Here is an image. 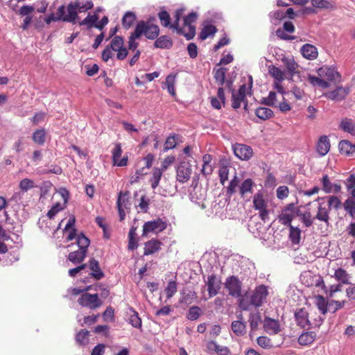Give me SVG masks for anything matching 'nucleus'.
<instances>
[{
	"label": "nucleus",
	"instance_id": "obj_23",
	"mask_svg": "<svg viewBox=\"0 0 355 355\" xmlns=\"http://www.w3.org/2000/svg\"><path fill=\"white\" fill-rule=\"evenodd\" d=\"M206 352L211 355L214 353L219 355H229L230 354V350L227 347L217 345L216 342L212 340L207 343Z\"/></svg>",
	"mask_w": 355,
	"mask_h": 355
},
{
	"label": "nucleus",
	"instance_id": "obj_60",
	"mask_svg": "<svg viewBox=\"0 0 355 355\" xmlns=\"http://www.w3.org/2000/svg\"><path fill=\"white\" fill-rule=\"evenodd\" d=\"M35 187V185L34 181L28 178L23 179L22 180L20 181L19 184L20 190L23 192H26L27 191L34 188Z\"/></svg>",
	"mask_w": 355,
	"mask_h": 355
},
{
	"label": "nucleus",
	"instance_id": "obj_4",
	"mask_svg": "<svg viewBox=\"0 0 355 355\" xmlns=\"http://www.w3.org/2000/svg\"><path fill=\"white\" fill-rule=\"evenodd\" d=\"M155 17L149 18L147 21H140L137 23L135 31L136 36L144 35L148 40L156 39L159 34V28L154 24Z\"/></svg>",
	"mask_w": 355,
	"mask_h": 355
},
{
	"label": "nucleus",
	"instance_id": "obj_29",
	"mask_svg": "<svg viewBox=\"0 0 355 355\" xmlns=\"http://www.w3.org/2000/svg\"><path fill=\"white\" fill-rule=\"evenodd\" d=\"M302 55L309 59L313 60L318 57V53L317 48L309 44H304L301 49Z\"/></svg>",
	"mask_w": 355,
	"mask_h": 355
},
{
	"label": "nucleus",
	"instance_id": "obj_40",
	"mask_svg": "<svg viewBox=\"0 0 355 355\" xmlns=\"http://www.w3.org/2000/svg\"><path fill=\"white\" fill-rule=\"evenodd\" d=\"M137 228L132 227L128 233V248L130 250H133L138 247L137 239Z\"/></svg>",
	"mask_w": 355,
	"mask_h": 355
},
{
	"label": "nucleus",
	"instance_id": "obj_50",
	"mask_svg": "<svg viewBox=\"0 0 355 355\" xmlns=\"http://www.w3.org/2000/svg\"><path fill=\"white\" fill-rule=\"evenodd\" d=\"M46 131L44 128L38 129L33 134V140L39 145H43L46 140Z\"/></svg>",
	"mask_w": 355,
	"mask_h": 355
},
{
	"label": "nucleus",
	"instance_id": "obj_18",
	"mask_svg": "<svg viewBox=\"0 0 355 355\" xmlns=\"http://www.w3.org/2000/svg\"><path fill=\"white\" fill-rule=\"evenodd\" d=\"M246 85L245 84L240 86L236 92L234 89L232 90V106L234 109H238L241 104L245 100Z\"/></svg>",
	"mask_w": 355,
	"mask_h": 355
},
{
	"label": "nucleus",
	"instance_id": "obj_55",
	"mask_svg": "<svg viewBox=\"0 0 355 355\" xmlns=\"http://www.w3.org/2000/svg\"><path fill=\"white\" fill-rule=\"evenodd\" d=\"M129 192H120L118 195L117 202H116V206L119 207H123L125 209L128 208V205H130L129 203Z\"/></svg>",
	"mask_w": 355,
	"mask_h": 355
},
{
	"label": "nucleus",
	"instance_id": "obj_8",
	"mask_svg": "<svg viewBox=\"0 0 355 355\" xmlns=\"http://www.w3.org/2000/svg\"><path fill=\"white\" fill-rule=\"evenodd\" d=\"M167 227L166 222L161 218L146 222L143 225L142 236H147L149 233L158 234Z\"/></svg>",
	"mask_w": 355,
	"mask_h": 355
},
{
	"label": "nucleus",
	"instance_id": "obj_15",
	"mask_svg": "<svg viewBox=\"0 0 355 355\" xmlns=\"http://www.w3.org/2000/svg\"><path fill=\"white\" fill-rule=\"evenodd\" d=\"M122 154V148L120 143H115L114 148L112 150V159L113 165L117 166H125L128 164V156L125 155L119 159Z\"/></svg>",
	"mask_w": 355,
	"mask_h": 355
},
{
	"label": "nucleus",
	"instance_id": "obj_62",
	"mask_svg": "<svg viewBox=\"0 0 355 355\" xmlns=\"http://www.w3.org/2000/svg\"><path fill=\"white\" fill-rule=\"evenodd\" d=\"M175 76L171 74L168 75L165 80V84L167 86L168 92L173 96H175Z\"/></svg>",
	"mask_w": 355,
	"mask_h": 355
},
{
	"label": "nucleus",
	"instance_id": "obj_37",
	"mask_svg": "<svg viewBox=\"0 0 355 355\" xmlns=\"http://www.w3.org/2000/svg\"><path fill=\"white\" fill-rule=\"evenodd\" d=\"M232 330L238 336H243L246 332V324L241 320L232 322Z\"/></svg>",
	"mask_w": 355,
	"mask_h": 355
},
{
	"label": "nucleus",
	"instance_id": "obj_13",
	"mask_svg": "<svg viewBox=\"0 0 355 355\" xmlns=\"http://www.w3.org/2000/svg\"><path fill=\"white\" fill-rule=\"evenodd\" d=\"M293 209L294 203H289L284 207L282 212L278 216L277 218L279 223L287 227L293 225L292 221L295 218Z\"/></svg>",
	"mask_w": 355,
	"mask_h": 355
},
{
	"label": "nucleus",
	"instance_id": "obj_64",
	"mask_svg": "<svg viewBox=\"0 0 355 355\" xmlns=\"http://www.w3.org/2000/svg\"><path fill=\"white\" fill-rule=\"evenodd\" d=\"M158 17L161 21L162 26L164 27H168L171 22V17L168 12L166 10H162L158 13Z\"/></svg>",
	"mask_w": 355,
	"mask_h": 355
},
{
	"label": "nucleus",
	"instance_id": "obj_11",
	"mask_svg": "<svg viewBox=\"0 0 355 355\" xmlns=\"http://www.w3.org/2000/svg\"><path fill=\"white\" fill-rule=\"evenodd\" d=\"M267 295V287L264 285L259 286L252 293L250 302L255 307H259L266 300Z\"/></svg>",
	"mask_w": 355,
	"mask_h": 355
},
{
	"label": "nucleus",
	"instance_id": "obj_46",
	"mask_svg": "<svg viewBox=\"0 0 355 355\" xmlns=\"http://www.w3.org/2000/svg\"><path fill=\"white\" fill-rule=\"evenodd\" d=\"M89 332L85 329H81L76 336V340L79 345L85 346L89 343Z\"/></svg>",
	"mask_w": 355,
	"mask_h": 355
},
{
	"label": "nucleus",
	"instance_id": "obj_41",
	"mask_svg": "<svg viewBox=\"0 0 355 355\" xmlns=\"http://www.w3.org/2000/svg\"><path fill=\"white\" fill-rule=\"evenodd\" d=\"M340 127L343 131L355 135V125L352 119L348 118L343 119Z\"/></svg>",
	"mask_w": 355,
	"mask_h": 355
},
{
	"label": "nucleus",
	"instance_id": "obj_36",
	"mask_svg": "<svg viewBox=\"0 0 355 355\" xmlns=\"http://www.w3.org/2000/svg\"><path fill=\"white\" fill-rule=\"evenodd\" d=\"M135 20V14L133 12L128 11L122 18V26L125 29L128 30L134 24Z\"/></svg>",
	"mask_w": 355,
	"mask_h": 355
},
{
	"label": "nucleus",
	"instance_id": "obj_12",
	"mask_svg": "<svg viewBox=\"0 0 355 355\" xmlns=\"http://www.w3.org/2000/svg\"><path fill=\"white\" fill-rule=\"evenodd\" d=\"M225 288L229 291V295L234 297H239L241 295L242 284L236 276H231L226 279L225 283Z\"/></svg>",
	"mask_w": 355,
	"mask_h": 355
},
{
	"label": "nucleus",
	"instance_id": "obj_63",
	"mask_svg": "<svg viewBox=\"0 0 355 355\" xmlns=\"http://www.w3.org/2000/svg\"><path fill=\"white\" fill-rule=\"evenodd\" d=\"M321 182L322 185V189L325 193H329L333 191V184L331 183L327 174L323 175Z\"/></svg>",
	"mask_w": 355,
	"mask_h": 355
},
{
	"label": "nucleus",
	"instance_id": "obj_44",
	"mask_svg": "<svg viewBox=\"0 0 355 355\" xmlns=\"http://www.w3.org/2000/svg\"><path fill=\"white\" fill-rule=\"evenodd\" d=\"M335 279L343 284H349V274L343 268L336 270L334 272Z\"/></svg>",
	"mask_w": 355,
	"mask_h": 355
},
{
	"label": "nucleus",
	"instance_id": "obj_16",
	"mask_svg": "<svg viewBox=\"0 0 355 355\" xmlns=\"http://www.w3.org/2000/svg\"><path fill=\"white\" fill-rule=\"evenodd\" d=\"M233 150L234 155L241 160H249L253 155L252 148L245 144H236Z\"/></svg>",
	"mask_w": 355,
	"mask_h": 355
},
{
	"label": "nucleus",
	"instance_id": "obj_5",
	"mask_svg": "<svg viewBox=\"0 0 355 355\" xmlns=\"http://www.w3.org/2000/svg\"><path fill=\"white\" fill-rule=\"evenodd\" d=\"M279 98L277 96V92L274 91L270 92L268 96L264 98L262 101V103L272 106L274 107H278L282 112H286L291 110V106L286 96L279 94Z\"/></svg>",
	"mask_w": 355,
	"mask_h": 355
},
{
	"label": "nucleus",
	"instance_id": "obj_28",
	"mask_svg": "<svg viewBox=\"0 0 355 355\" xmlns=\"http://www.w3.org/2000/svg\"><path fill=\"white\" fill-rule=\"evenodd\" d=\"M89 267L92 270L91 275L96 279L99 280L104 277V273L101 270L99 263L95 259L92 258L89 261Z\"/></svg>",
	"mask_w": 355,
	"mask_h": 355
},
{
	"label": "nucleus",
	"instance_id": "obj_2",
	"mask_svg": "<svg viewBox=\"0 0 355 355\" xmlns=\"http://www.w3.org/2000/svg\"><path fill=\"white\" fill-rule=\"evenodd\" d=\"M295 320L301 328H314L322 324L323 318L315 311L309 312L306 308H300L295 312Z\"/></svg>",
	"mask_w": 355,
	"mask_h": 355
},
{
	"label": "nucleus",
	"instance_id": "obj_26",
	"mask_svg": "<svg viewBox=\"0 0 355 355\" xmlns=\"http://www.w3.org/2000/svg\"><path fill=\"white\" fill-rule=\"evenodd\" d=\"M227 69L225 68L218 69L214 73V78L216 82L220 86H223L224 84L226 87L231 89L232 86V82L230 80L225 81V74Z\"/></svg>",
	"mask_w": 355,
	"mask_h": 355
},
{
	"label": "nucleus",
	"instance_id": "obj_52",
	"mask_svg": "<svg viewBox=\"0 0 355 355\" xmlns=\"http://www.w3.org/2000/svg\"><path fill=\"white\" fill-rule=\"evenodd\" d=\"M311 3L313 7L320 9H334L335 7L333 2L327 0H311Z\"/></svg>",
	"mask_w": 355,
	"mask_h": 355
},
{
	"label": "nucleus",
	"instance_id": "obj_19",
	"mask_svg": "<svg viewBox=\"0 0 355 355\" xmlns=\"http://www.w3.org/2000/svg\"><path fill=\"white\" fill-rule=\"evenodd\" d=\"M163 243L158 239H152L144 243V255L154 254L161 250Z\"/></svg>",
	"mask_w": 355,
	"mask_h": 355
},
{
	"label": "nucleus",
	"instance_id": "obj_58",
	"mask_svg": "<svg viewBox=\"0 0 355 355\" xmlns=\"http://www.w3.org/2000/svg\"><path fill=\"white\" fill-rule=\"evenodd\" d=\"M147 173L148 172L145 169V167H141V168L137 169L135 174L131 175L130 178V183L133 184L138 182L140 179Z\"/></svg>",
	"mask_w": 355,
	"mask_h": 355
},
{
	"label": "nucleus",
	"instance_id": "obj_6",
	"mask_svg": "<svg viewBox=\"0 0 355 355\" xmlns=\"http://www.w3.org/2000/svg\"><path fill=\"white\" fill-rule=\"evenodd\" d=\"M253 207L256 211H259L260 219L266 222L269 218V209L268 206V200L262 191H259L253 196Z\"/></svg>",
	"mask_w": 355,
	"mask_h": 355
},
{
	"label": "nucleus",
	"instance_id": "obj_48",
	"mask_svg": "<svg viewBox=\"0 0 355 355\" xmlns=\"http://www.w3.org/2000/svg\"><path fill=\"white\" fill-rule=\"evenodd\" d=\"M345 210L354 218L355 216V198H348L343 203Z\"/></svg>",
	"mask_w": 355,
	"mask_h": 355
},
{
	"label": "nucleus",
	"instance_id": "obj_24",
	"mask_svg": "<svg viewBox=\"0 0 355 355\" xmlns=\"http://www.w3.org/2000/svg\"><path fill=\"white\" fill-rule=\"evenodd\" d=\"M331 145L328 137L325 135L321 136L316 144V150L321 156H324L329 151Z\"/></svg>",
	"mask_w": 355,
	"mask_h": 355
},
{
	"label": "nucleus",
	"instance_id": "obj_57",
	"mask_svg": "<svg viewBox=\"0 0 355 355\" xmlns=\"http://www.w3.org/2000/svg\"><path fill=\"white\" fill-rule=\"evenodd\" d=\"M177 283L175 281H169L167 286L164 289L166 295V298L168 300L171 298L177 293Z\"/></svg>",
	"mask_w": 355,
	"mask_h": 355
},
{
	"label": "nucleus",
	"instance_id": "obj_7",
	"mask_svg": "<svg viewBox=\"0 0 355 355\" xmlns=\"http://www.w3.org/2000/svg\"><path fill=\"white\" fill-rule=\"evenodd\" d=\"M78 303L83 307H87L94 310L102 305V301L99 299L98 295L90 294L89 293H83L78 300Z\"/></svg>",
	"mask_w": 355,
	"mask_h": 355
},
{
	"label": "nucleus",
	"instance_id": "obj_59",
	"mask_svg": "<svg viewBox=\"0 0 355 355\" xmlns=\"http://www.w3.org/2000/svg\"><path fill=\"white\" fill-rule=\"evenodd\" d=\"M257 344L262 348L270 349L275 347L272 340L265 336H261L257 338Z\"/></svg>",
	"mask_w": 355,
	"mask_h": 355
},
{
	"label": "nucleus",
	"instance_id": "obj_1",
	"mask_svg": "<svg viewBox=\"0 0 355 355\" xmlns=\"http://www.w3.org/2000/svg\"><path fill=\"white\" fill-rule=\"evenodd\" d=\"M94 4L92 1H87L85 3H81L79 1L70 3L67 7L64 5L60 6L57 10L56 15L51 13L46 17L44 20L46 24H50L52 21H62L64 22L76 23L78 19V12H86L92 8Z\"/></svg>",
	"mask_w": 355,
	"mask_h": 355
},
{
	"label": "nucleus",
	"instance_id": "obj_43",
	"mask_svg": "<svg viewBox=\"0 0 355 355\" xmlns=\"http://www.w3.org/2000/svg\"><path fill=\"white\" fill-rule=\"evenodd\" d=\"M268 73L279 82H282L284 79V72L275 65L272 64L268 67Z\"/></svg>",
	"mask_w": 355,
	"mask_h": 355
},
{
	"label": "nucleus",
	"instance_id": "obj_56",
	"mask_svg": "<svg viewBox=\"0 0 355 355\" xmlns=\"http://www.w3.org/2000/svg\"><path fill=\"white\" fill-rule=\"evenodd\" d=\"M345 184L347 191L355 198V175L351 174L346 180Z\"/></svg>",
	"mask_w": 355,
	"mask_h": 355
},
{
	"label": "nucleus",
	"instance_id": "obj_54",
	"mask_svg": "<svg viewBox=\"0 0 355 355\" xmlns=\"http://www.w3.org/2000/svg\"><path fill=\"white\" fill-rule=\"evenodd\" d=\"M202 314V309L199 306H193L189 308L187 318L190 320H196Z\"/></svg>",
	"mask_w": 355,
	"mask_h": 355
},
{
	"label": "nucleus",
	"instance_id": "obj_35",
	"mask_svg": "<svg viewBox=\"0 0 355 355\" xmlns=\"http://www.w3.org/2000/svg\"><path fill=\"white\" fill-rule=\"evenodd\" d=\"M308 81L313 85L318 87L325 89L330 87L329 83L325 81L321 77H316L315 76L309 74L307 76Z\"/></svg>",
	"mask_w": 355,
	"mask_h": 355
},
{
	"label": "nucleus",
	"instance_id": "obj_45",
	"mask_svg": "<svg viewBox=\"0 0 355 355\" xmlns=\"http://www.w3.org/2000/svg\"><path fill=\"white\" fill-rule=\"evenodd\" d=\"M255 114L262 120H267L273 116V112L270 108L260 107L256 110Z\"/></svg>",
	"mask_w": 355,
	"mask_h": 355
},
{
	"label": "nucleus",
	"instance_id": "obj_47",
	"mask_svg": "<svg viewBox=\"0 0 355 355\" xmlns=\"http://www.w3.org/2000/svg\"><path fill=\"white\" fill-rule=\"evenodd\" d=\"M217 32V28L213 25H207L201 31L200 33V39L204 40L209 36H213Z\"/></svg>",
	"mask_w": 355,
	"mask_h": 355
},
{
	"label": "nucleus",
	"instance_id": "obj_14",
	"mask_svg": "<svg viewBox=\"0 0 355 355\" xmlns=\"http://www.w3.org/2000/svg\"><path fill=\"white\" fill-rule=\"evenodd\" d=\"M318 202V211L314 217L320 221L325 223L327 225L329 223V209L327 207L325 198L318 197L317 199Z\"/></svg>",
	"mask_w": 355,
	"mask_h": 355
},
{
	"label": "nucleus",
	"instance_id": "obj_17",
	"mask_svg": "<svg viewBox=\"0 0 355 355\" xmlns=\"http://www.w3.org/2000/svg\"><path fill=\"white\" fill-rule=\"evenodd\" d=\"M198 18V15L196 12H192L184 18V26L188 28V32L184 34V36L187 40H189L194 37L196 35V27L192 25Z\"/></svg>",
	"mask_w": 355,
	"mask_h": 355
},
{
	"label": "nucleus",
	"instance_id": "obj_20",
	"mask_svg": "<svg viewBox=\"0 0 355 355\" xmlns=\"http://www.w3.org/2000/svg\"><path fill=\"white\" fill-rule=\"evenodd\" d=\"M263 329L270 335H275L281 331L279 320L266 317L263 322Z\"/></svg>",
	"mask_w": 355,
	"mask_h": 355
},
{
	"label": "nucleus",
	"instance_id": "obj_51",
	"mask_svg": "<svg viewBox=\"0 0 355 355\" xmlns=\"http://www.w3.org/2000/svg\"><path fill=\"white\" fill-rule=\"evenodd\" d=\"M130 314L129 317V323L135 328L141 327V319L139 317V314L133 309H130Z\"/></svg>",
	"mask_w": 355,
	"mask_h": 355
},
{
	"label": "nucleus",
	"instance_id": "obj_3",
	"mask_svg": "<svg viewBox=\"0 0 355 355\" xmlns=\"http://www.w3.org/2000/svg\"><path fill=\"white\" fill-rule=\"evenodd\" d=\"M112 51L117 52L116 58L119 60H123L128 54V49L124 47V40L121 36H114L110 45L107 46L102 52V59L107 62L113 56Z\"/></svg>",
	"mask_w": 355,
	"mask_h": 355
},
{
	"label": "nucleus",
	"instance_id": "obj_22",
	"mask_svg": "<svg viewBox=\"0 0 355 355\" xmlns=\"http://www.w3.org/2000/svg\"><path fill=\"white\" fill-rule=\"evenodd\" d=\"M206 285L207 286L209 296L212 297L218 294L220 288V281L217 279L214 274H212L208 276Z\"/></svg>",
	"mask_w": 355,
	"mask_h": 355
},
{
	"label": "nucleus",
	"instance_id": "obj_32",
	"mask_svg": "<svg viewBox=\"0 0 355 355\" xmlns=\"http://www.w3.org/2000/svg\"><path fill=\"white\" fill-rule=\"evenodd\" d=\"M173 46V41L171 38L167 35H162L157 37L154 43V46L158 49H170Z\"/></svg>",
	"mask_w": 355,
	"mask_h": 355
},
{
	"label": "nucleus",
	"instance_id": "obj_10",
	"mask_svg": "<svg viewBox=\"0 0 355 355\" xmlns=\"http://www.w3.org/2000/svg\"><path fill=\"white\" fill-rule=\"evenodd\" d=\"M192 173L191 164L189 162L182 161L176 170V180L180 183L187 182Z\"/></svg>",
	"mask_w": 355,
	"mask_h": 355
},
{
	"label": "nucleus",
	"instance_id": "obj_42",
	"mask_svg": "<svg viewBox=\"0 0 355 355\" xmlns=\"http://www.w3.org/2000/svg\"><path fill=\"white\" fill-rule=\"evenodd\" d=\"M89 243L90 240L83 233H80L77 236V244L80 250L87 253Z\"/></svg>",
	"mask_w": 355,
	"mask_h": 355
},
{
	"label": "nucleus",
	"instance_id": "obj_30",
	"mask_svg": "<svg viewBox=\"0 0 355 355\" xmlns=\"http://www.w3.org/2000/svg\"><path fill=\"white\" fill-rule=\"evenodd\" d=\"M315 338L316 334L314 331H306L299 336L297 341L300 345L306 346L312 344Z\"/></svg>",
	"mask_w": 355,
	"mask_h": 355
},
{
	"label": "nucleus",
	"instance_id": "obj_31",
	"mask_svg": "<svg viewBox=\"0 0 355 355\" xmlns=\"http://www.w3.org/2000/svg\"><path fill=\"white\" fill-rule=\"evenodd\" d=\"M289 228L288 238L293 245H298L301 241L302 231L298 227L293 225L288 226Z\"/></svg>",
	"mask_w": 355,
	"mask_h": 355
},
{
	"label": "nucleus",
	"instance_id": "obj_21",
	"mask_svg": "<svg viewBox=\"0 0 355 355\" xmlns=\"http://www.w3.org/2000/svg\"><path fill=\"white\" fill-rule=\"evenodd\" d=\"M349 93V87H337L336 89L327 92L325 96L332 101H340L343 100Z\"/></svg>",
	"mask_w": 355,
	"mask_h": 355
},
{
	"label": "nucleus",
	"instance_id": "obj_9",
	"mask_svg": "<svg viewBox=\"0 0 355 355\" xmlns=\"http://www.w3.org/2000/svg\"><path fill=\"white\" fill-rule=\"evenodd\" d=\"M318 74L323 80L328 81L330 85L339 83L341 81V76L334 68L322 67L318 70Z\"/></svg>",
	"mask_w": 355,
	"mask_h": 355
},
{
	"label": "nucleus",
	"instance_id": "obj_61",
	"mask_svg": "<svg viewBox=\"0 0 355 355\" xmlns=\"http://www.w3.org/2000/svg\"><path fill=\"white\" fill-rule=\"evenodd\" d=\"M327 207L329 209L334 208L335 209H338L341 205L340 200L336 196H330L327 197Z\"/></svg>",
	"mask_w": 355,
	"mask_h": 355
},
{
	"label": "nucleus",
	"instance_id": "obj_27",
	"mask_svg": "<svg viewBox=\"0 0 355 355\" xmlns=\"http://www.w3.org/2000/svg\"><path fill=\"white\" fill-rule=\"evenodd\" d=\"M212 159L213 157L210 154H205L202 157L203 164L201 169V173L205 177H207L213 172L214 167L211 164Z\"/></svg>",
	"mask_w": 355,
	"mask_h": 355
},
{
	"label": "nucleus",
	"instance_id": "obj_39",
	"mask_svg": "<svg viewBox=\"0 0 355 355\" xmlns=\"http://www.w3.org/2000/svg\"><path fill=\"white\" fill-rule=\"evenodd\" d=\"M315 303L318 307V309L320 310V311L323 314L325 315L329 308V303L327 302V300L322 295H317L315 299Z\"/></svg>",
	"mask_w": 355,
	"mask_h": 355
},
{
	"label": "nucleus",
	"instance_id": "obj_49",
	"mask_svg": "<svg viewBox=\"0 0 355 355\" xmlns=\"http://www.w3.org/2000/svg\"><path fill=\"white\" fill-rule=\"evenodd\" d=\"M98 18L99 17L96 13L93 15L89 14L82 21L80 22V25H87L88 28H92V27H95Z\"/></svg>",
	"mask_w": 355,
	"mask_h": 355
},
{
	"label": "nucleus",
	"instance_id": "obj_34",
	"mask_svg": "<svg viewBox=\"0 0 355 355\" xmlns=\"http://www.w3.org/2000/svg\"><path fill=\"white\" fill-rule=\"evenodd\" d=\"M254 186V182L250 178L245 180L239 186V194L242 198H244L247 193H252V188Z\"/></svg>",
	"mask_w": 355,
	"mask_h": 355
},
{
	"label": "nucleus",
	"instance_id": "obj_25",
	"mask_svg": "<svg viewBox=\"0 0 355 355\" xmlns=\"http://www.w3.org/2000/svg\"><path fill=\"white\" fill-rule=\"evenodd\" d=\"M282 61L291 76L298 73V64L295 61L293 57H284Z\"/></svg>",
	"mask_w": 355,
	"mask_h": 355
},
{
	"label": "nucleus",
	"instance_id": "obj_53",
	"mask_svg": "<svg viewBox=\"0 0 355 355\" xmlns=\"http://www.w3.org/2000/svg\"><path fill=\"white\" fill-rule=\"evenodd\" d=\"M162 173L163 169H160L159 168H155V170L153 171V176L150 180L151 187L153 189H156L158 187L160 179L162 175Z\"/></svg>",
	"mask_w": 355,
	"mask_h": 355
},
{
	"label": "nucleus",
	"instance_id": "obj_33",
	"mask_svg": "<svg viewBox=\"0 0 355 355\" xmlns=\"http://www.w3.org/2000/svg\"><path fill=\"white\" fill-rule=\"evenodd\" d=\"M86 257V252L78 250L70 252L68 255V260L70 261L73 264L76 265L82 263Z\"/></svg>",
	"mask_w": 355,
	"mask_h": 355
},
{
	"label": "nucleus",
	"instance_id": "obj_38",
	"mask_svg": "<svg viewBox=\"0 0 355 355\" xmlns=\"http://www.w3.org/2000/svg\"><path fill=\"white\" fill-rule=\"evenodd\" d=\"M340 152L342 154L352 155L355 153V145H352L347 140H343L338 145Z\"/></svg>",
	"mask_w": 355,
	"mask_h": 355
}]
</instances>
